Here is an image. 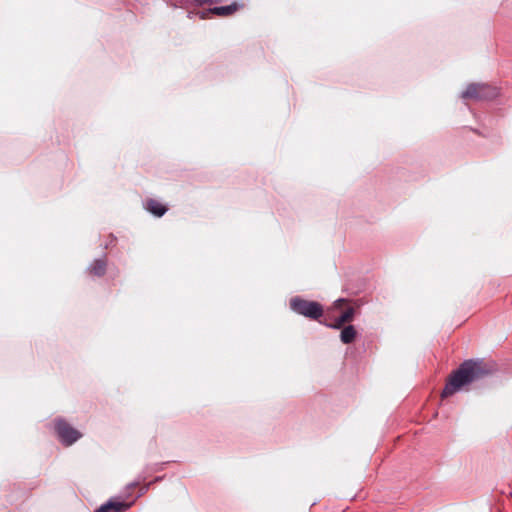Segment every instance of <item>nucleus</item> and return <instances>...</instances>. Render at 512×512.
<instances>
[{"instance_id": "11", "label": "nucleus", "mask_w": 512, "mask_h": 512, "mask_svg": "<svg viewBox=\"0 0 512 512\" xmlns=\"http://www.w3.org/2000/svg\"><path fill=\"white\" fill-rule=\"evenodd\" d=\"M205 2V0H175L173 2L174 5H180V6H186L190 4L194 5H202Z\"/></svg>"}, {"instance_id": "1", "label": "nucleus", "mask_w": 512, "mask_h": 512, "mask_svg": "<svg viewBox=\"0 0 512 512\" xmlns=\"http://www.w3.org/2000/svg\"><path fill=\"white\" fill-rule=\"evenodd\" d=\"M492 368L483 361H466L455 372L452 373L446 383L442 397H448L461 390L474 380L490 373Z\"/></svg>"}, {"instance_id": "6", "label": "nucleus", "mask_w": 512, "mask_h": 512, "mask_svg": "<svg viewBox=\"0 0 512 512\" xmlns=\"http://www.w3.org/2000/svg\"><path fill=\"white\" fill-rule=\"evenodd\" d=\"M237 9H238V5L236 3H232L231 5H227V6L214 7V8L207 10L206 12H203L201 15V18H205L206 14H210V13L218 15V16H228V15H231L234 12H236Z\"/></svg>"}, {"instance_id": "2", "label": "nucleus", "mask_w": 512, "mask_h": 512, "mask_svg": "<svg viewBox=\"0 0 512 512\" xmlns=\"http://www.w3.org/2000/svg\"><path fill=\"white\" fill-rule=\"evenodd\" d=\"M290 307L294 312L311 319H318L323 313L322 306L319 303L303 300L299 297L291 299Z\"/></svg>"}, {"instance_id": "7", "label": "nucleus", "mask_w": 512, "mask_h": 512, "mask_svg": "<svg viewBox=\"0 0 512 512\" xmlns=\"http://www.w3.org/2000/svg\"><path fill=\"white\" fill-rule=\"evenodd\" d=\"M145 208L152 214L160 217L165 214L167 211L166 207L163 206L160 202L154 199H149L146 201Z\"/></svg>"}, {"instance_id": "8", "label": "nucleus", "mask_w": 512, "mask_h": 512, "mask_svg": "<svg viewBox=\"0 0 512 512\" xmlns=\"http://www.w3.org/2000/svg\"><path fill=\"white\" fill-rule=\"evenodd\" d=\"M353 315H354V309L350 307V308L346 309L339 317H337L333 324H329L328 326L338 329L342 325H344L346 322L351 321L353 319Z\"/></svg>"}, {"instance_id": "4", "label": "nucleus", "mask_w": 512, "mask_h": 512, "mask_svg": "<svg viewBox=\"0 0 512 512\" xmlns=\"http://www.w3.org/2000/svg\"><path fill=\"white\" fill-rule=\"evenodd\" d=\"M55 429L61 442L65 445H71L81 437L76 429L62 419L56 421Z\"/></svg>"}, {"instance_id": "10", "label": "nucleus", "mask_w": 512, "mask_h": 512, "mask_svg": "<svg viewBox=\"0 0 512 512\" xmlns=\"http://www.w3.org/2000/svg\"><path fill=\"white\" fill-rule=\"evenodd\" d=\"M106 268V264L103 260L98 259L95 260L90 266V273L96 276H101L104 274Z\"/></svg>"}, {"instance_id": "12", "label": "nucleus", "mask_w": 512, "mask_h": 512, "mask_svg": "<svg viewBox=\"0 0 512 512\" xmlns=\"http://www.w3.org/2000/svg\"><path fill=\"white\" fill-rule=\"evenodd\" d=\"M343 302L344 299H338L337 301H335V307L339 308Z\"/></svg>"}, {"instance_id": "3", "label": "nucleus", "mask_w": 512, "mask_h": 512, "mask_svg": "<svg viewBox=\"0 0 512 512\" xmlns=\"http://www.w3.org/2000/svg\"><path fill=\"white\" fill-rule=\"evenodd\" d=\"M498 95L496 88L486 84H470L466 90L462 92L463 99L490 100Z\"/></svg>"}, {"instance_id": "5", "label": "nucleus", "mask_w": 512, "mask_h": 512, "mask_svg": "<svg viewBox=\"0 0 512 512\" xmlns=\"http://www.w3.org/2000/svg\"><path fill=\"white\" fill-rule=\"evenodd\" d=\"M132 503H124L117 500H110L107 503L101 505L97 512H122L130 508Z\"/></svg>"}, {"instance_id": "9", "label": "nucleus", "mask_w": 512, "mask_h": 512, "mask_svg": "<svg viewBox=\"0 0 512 512\" xmlns=\"http://www.w3.org/2000/svg\"><path fill=\"white\" fill-rule=\"evenodd\" d=\"M355 337H356V330H355L354 326H352V325L346 326L341 331L340 338H341V341L345 344H349V343L353 342Z\"/></svg>"}]
</instances>
